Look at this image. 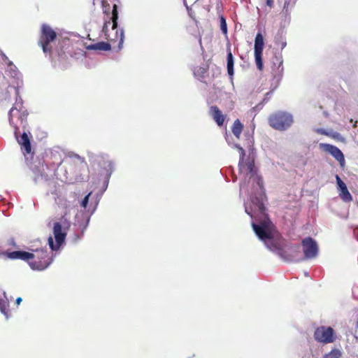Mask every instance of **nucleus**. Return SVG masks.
<instances>
[{
  "label": "nucleus",
  "mask_w": 358,
  "mask_h": 358,
  "mask_svg": "<svg viewBox=\"0 0 358 358\" xmlns=\"http://www.w3.org/2000/svg\"><path fill=\"white\" fill-rule=\"evenodd\" d=\"M301 243L305 258L311 259L317 256L318 251L317 245L312 238H305Z\"/></svg>",
  "instance_id": "nucleus-10"
},
{
  "label": "nucleus",
  "mask_w": 358,
  "mask_h": 358,
  "mask_svg": "<svg viewBox=\"0 0 358 358\" xmlns=\"http://www.w3.org/2000/svg\"><path fill=\"white\" fill-rule=\"evenodd\" d=\"M63 55H64V52H58V55H59V57H62Z\"/></svg>",
  "instance_id": "nucleus-36"
},
{
  "label": "nucleus",
  "mask_w": 358,
  "mask_h": 358,
  "mask_svg": "<svg viewBox=\"0 0 358 358\" xmlns=\"http://www.w3.org/2000/svg\"><path fill=\"white\" fill-rule=\"evenodd\" d=\"M17 143L20 145L22 154L25 157L27 155H33L34 152L32 151L31 138L32 136H15Z\"/></svg>",
  "instance_id": "nucleus-12"
},
{
  "label": "nucleus",
  "mask_w": 358,
  "mask_h": 358,
  "mask_svg": "<svg viewBox=\"0 0 358 358\" xmlns=\"http://www.w3.org/2000/svg\"><path fill=\"white\" fill-rule=\"evenodd\" d=\"M89 196H90V194H87V196H85L84 197V199L82 200V201H81V206H82V207H83V208H85L87 207V204H88Z\"/></svg>",
  "instance_id": "nucleus-24"
},
{
  "label": "nucleus",
  "mask_w": 358,
  "mask_h": 358,
  "mask_svg": "<svg viewBox=\"0 0 358 358\" xmlns=\"http://www.w3.org/2000/svg\"><path fill=\"white\" fill-rule=\"evenodd\" d=\"M4 57H5V58L3 59H4V61H6V60H7V59H8V57H6V55H4Z\"/></svg>",
  "instance_id": "nucleus-39"
},
{
  "label": "nucleus",
  "mask_w": 358,
  "mask_h": 358,
  "mask_svg": "<svg viewBox=\"0 0 358 358\" xmlns=\"http://www.w3.org/2000/svg\"><path fill=\"white\" fill-rule=\"evenodd\" d=\"M257 206L259 213L262 215H265L266 208L264 206V204L262 202L259 201Z\"/></svg>",
  "instance_id": "nucleus-23"
},
{
  "label": "nucleus",
  "mask_w": 358,
  "mask_h": 358,
  "mask_svg": "<svg viewBox=\"0 0 358 358\" xmlns=\"http://www.w3.org/2000/svg\"><path fill=\"white\" fill-rule=\"evenodd\" d=\"M234 146L237 148L240 152V159L238 162L240 173L252 178L256 173L254 159H248L245 160V152L243 147L236 143L234 144Z\"/></svg>",
  "instance_id": "nucleus-7"
},
{
  "label": "nucleus",
  "mask_w": 358,
  "mask_h": 358,
  "mask_svg": "<svg viewBox=\"0 0 358 358\" xmlns=\"http://www.w3.org/2000/svg\"><path fill=\"white\" fill-rule=\"evenodd\" d=\"M101 5H102V7H103V13L108 15L109 13V11H110V4H109V3L107 1H106V0H103L101 1Z\"/></svg>",
  "instance_id": "nucleus-21"
},
{
  "label": "nucleus",
  "mask_w": 358,
  "mask_h": 358,
  "mask_svg": "<svg viewBox=\"0 0 358 358\" xmlns=\"http://www.w3.org/2000/svg\"><path fill=\"white\" fill-rule=\"evenodd\" d=\"M293 122L292 115L284 111H277L268 117L269 125L275 129L284 131L288 129Z\"/></svg>",
  "instance_id": "nucleus-4"
},
{
  "label": "nucleus",
  "mask_w": 358,
  "mask_h": 358,
  "mask_svg": "<svg viewBox=\"0 0 358 358\" xmlns=\"http://www.w3.org/2000/svg\"><path fill=\"white\" fill-rule=\"evenodd\" d=\"M87 49L89 50L108 51L111 49V45L107 42L101 41L87 45Z\"/></svg>",
  "instance_id": "nucleus-17"
},
{
  "label": "nucleus",
  "mask_w": 358,
  "mask_h": 358,
  "mask_svg": "<svg viewBox=\"0 0 358 358\" xmlns=\"http://www.w3.org/2000/svg\"><path fill=\"white\" fill-rule=\"evenodd\" d=\"M49 244H50V248L52 249V250H55V248H54V245H53V240L52 238H49Z\"/></svg>",
  "instance_id": "nucleus-29"
},
{
  "label": "nucleus",
  "mask_w": 358,
  "mask_h": 358,
  "mask_svg": "<svg viewBox=\"0 0 358 358\" xmlns=\"http://www.w3.org/2000/svg\"><path fill=\"white\" fill-rule=\"evenodd\" d=\"M10 124L15 128L14 134H30L27 128L28 113L22 103H15L8 113Z\"/></svg>",
  "instance_id": "nucleus-2"
},
{
  "label": "nucleus",
  "mask_w": 358,
  "mask_h": 358,
  "mask_svg": "<svg viewBox=\"0 0 358 358\" xmlns=\"http://www.w3.org/2000/svg\"><path fill=\"white\" fill-rule=\"evenodd\" d=\"M56 38L57 34L50 26L46 24L41 25L38 45L41 47L43 52L52 53L50 43L53 42Z\"/></svg>",
  "instance_id": "nucleus-5"
},
{
  "label": "nucleus",
  "mask_w": 358,
  "mask_h": 358,
  "mask_svg": "<svg viewBox=\"0 0 358 358\" xmlns=\"http://www.w3.org/2000/svg\"><path fill=\"white\" fill-rule=\"evenodd\" d=\"M73 156L74 157H76V158H78V159H81V160H82V162H84V159H83V158H81L78 155L74 154Z\"/></svg>",
  "instance_id": "nucleus-33"
},
{
  "label": "nucleus",
  "mask_w": 358,
  "mask_h": 358,
  "mask_svg": "<svg viewBox=\"0 0 358 358\" xmlns=\"http://www.w3.org/2000/svg\"><path fill=\"white\" fill-rule=\"evenodd\" d=\"M252 227L257 237L264 241L270 250L280 248L279 244L273 239V225L268 219L263 220L259 224L252 222Z\"/></svg>",
  "instance_id": "nucleus-3"
},
{
  "label": "nucleus",
  "mask_w": 358,
  "mask_h": 358,
  "mask_svg": "<svg viewBox=\"0 0 358 358\" xmlns=\"http://www.w3.org/2000/svg\"><path fill=\"white\" fill-rule=\"evenodd\" d=\"M287 45L286 42L282 41L280 44V48L282 50Z\"/></svg>",
  "instance_id": "nucleus-31"
},
{
  "label": "nucleus",
  "mask_w": 358,
  "mask_h": 358,
  "mask_svg": "<svg viewBox=\"0 0 358 358\" xmlns=\"http://www.w3.org/2000/svg\"><path fill=\"white\" fill-rule=\"evenodd\" d=\"M274 4L273 0H266V5L270 7L273 8Z\"/></svg>",
  "instance_id": "nucleus-28"
},
{
  "label": "nucleus",
  "mask_w": 358,
  "mask_h": 358,
  "mask_svg": "<svg viewBox=\"0 0 358 358\" xmlns=\"http://www.w3.org/2000/svg\"><path fill=\"white\" fill-rule=\"evenodd\" d=\"M264 46V37L260 32H258L255 39V59L257 68L259 71L263 69L262 55Z\"/></svg>",
  "instance_id": "nucleus-9"
},
{
  "label": "nucleus",
  "mask_w": 358,
  "mask_h": 358,
  "mask_svg": "<svg viewBox=\"0 0 358 358\" xmlns=\"http://www.w3.org/2000/svg\"><path fill=\"white\" fill-rule=\"evenodd\" d=\"M243 125L241 121L237 119L234 122L231 131L233 134H241L243 131Z\"/></svg>",
  "instance_id": "nucleus-19"
},
{
  "label": "nucleus",
  "mask_w": 358,
  "mask_h": 358,
  "mask_svg": "<svg viewBox=\"0 0 358 358\" xmlns=\"http://www.w3.org/2000/svg\"><path fill=\"white\" fill-rule=\"evenodd\" d=\"M246 212H247L248 215H250L251 217H252V215L250 213H248L247 210H246Z\"/></svg>",
  "instance_id": "nucleus-40"
},
{
  "label": "nucleus",
  "mask_w": 358,
  "mask_h": 358,
  "mask_svg": "<svg viewBox=\"0 0 358 358\" xmlns=\"http://www.w3.org/2000/svg\"><path fill=\"white\" fill-rule=\"evenodd\" d=\"M258 185L260 186V187H262L263 185V181L262 180V178H259L258 179V182H257Z\"/></svg>",
  "instance_id": "nucleus-32"
},
{
  "label": "nucleus",
  "mask_w": 358,
  "mask_h": 358,
  "mask_svg": "<svg viewBox=\"0 0 358 358\" xmlns=\"http://www.w3.org/2000/svg\"><path fill=\"white\" fill-rule=\"evenodd\" d=\"M314 339L322 344L334 343L336 339V332L331 327L320 326L315 329Z\"/></svg>",
  "instance_id": "nucleus-8"
},
{
  "label": "nucleus",
  "mask_w": 358,
  "mask_h": 358,
  "mask_svg": "<svg viewBox=\"0 0 358 358\" xmlns=\"http://www.w3.org/2000/svg\"><path fill=\"white\" fill-rule=\"evenodd\" d=\"M118 7L114 4L112 10V15L109 20L104 22L102 32L106 39L110 42L117 43V48L120 50L124 42V31L117 29Z\"/></svg>",
  "instance_id": "nucleus-1"
},
{
  "label": "nucleus",
  "mask_w": 358,
  "mask_h": 358,
  "mask_svg": "<svg viewBox=\"0 0 358 358\" xmlns=\"http://www.w3.org/2000/svg\"><path fill=\"white\" fill-rule=\"evenodd\" d=\"M276 59L277 61L278 62V69L280 68L281 67V69H280V71H282L283 68L282 67V60L281 59L280 57H276Z\"/></svg>",
  "instance_id": "nucleus-27"
},
{
  "label": "nucleus",
  "mask_w": 358,
  "mask_h": 358,
  "mask_svg": "<svg viewBox=\"0 0 358 358\" xmlns=\"http://www.w3.org/2000/svg\"><path fill=\"white\" fill-rule=\"evenodd\" d=\"M338 187L340 190L339 196L344 201H351L352 200V195L349 192L346 185L341 179L338 175L336 176Z\"/></svg>",
  "instance_id": "nucleus-14"
},
{
  "label": "nucleus",
  "mask_w": 358,
  "mask_h": 358,
  "mask_svg": "<svg viewBox=\"0 0 358 358\" xmlns=\"http://www.w3.org/2000/svg\"><path fill=\"white\" fill-rule=\"evenodd\" d=\"M322 134H324V135H327V134H327V133L326 131H322Z\"/></svg>",
  "instance_id": "nucleus-38"
},
{
  "label": "nucleus",
  "mask_w": 358,
  "mask_h": 358,
  "mask_svg": "<svg viewBox=\"0 0 358 358\" xmlns=\"http://www.w3.org/2000/svg\"><path fill=\"white\" fill-rule=\"evenodd\" d=\"M220 28L224 34L227 33V22H226L225 19L223 17H221V19H220Z\"/></svg>",
  "instance_id": "nucleus-22"
},
{
  "label": "nucleus",
  "mask_w": 358,
  "mask_h": 358,
  "mask_svg": "<svg viewBox=\"0 0 358 358\" xmlns=\"http://www.w3.org/2000/svg\"><path fill=\"white\" fill-rule=\"evenodd\" d=\"M272 93H273V92H272V91H270V92H268L266 93V94H265V96H264V99H263L262 102H263V103H266V102H268V100H269V99H270V98H271V96Z\"/></svg>",
  "instance_id": "nucleus-25"
},
{
  "label": "nucleus",
  "mask_w": 358,
  "mask_h": 358,
  "mask_svg": "<svg viewBox=\"0 0 358 358\" xmlns=\"http://www.w3.org/2000/svg\"><path fill=\"white\" fill-rule=\"evenodd\" d=\"M289 3L288 1H285L284 4V8H287L289 6Z\"/></svg>",
  "instance_id": "nucleus-35"
},
{
  "label": "nucleus",
  "mask_w": 358,
  "mask_h": 358,
  "mask_svg": "<svg viewBox=\"0 0 358 358\" xmlns=\"http://www.w3.org/2000/svg\"><path fill=\"white\" fill-rule=\"evenodd\" d=\"M320 147L323 151L331 155L339 162L341 167L344 166L345 157L339 148L335 145L327 143H321Z\"/></svg>",
  "instance_id": "nucleus-11"
},
{
  "label": "nucleus",
  "mask_w": 358,
  "mask_h": 358,
  "mask_svg": "<svg viewBox=\"0 0 358 358\" xmlns=\"http://www.w3.org/2000/svg\"><path fill=\"white\" fill-rule=\"evenodd\" d=\"M341 352L338 349H332L329 353L324 356V358H340Z\"/></svg>",
  "instance_id": "nucleus-20"
},
{
  "label": "nucleus",
  "mask_w": 358,
  "mask_h": 358,
  "mask_svg": "<svg viewBox=\"0 0 358 358\" xmlns=\"http://www.w3.org/2000/svg\"><path fill=\"white\" fill-rule=\"evenodd\" d=\"M53 234L58 247L64 241L66 234L62 232V225L59 222H55L53 227Z\"/></svg>",
  "instance_id": "nucleus-16"
},
{
  "label": "nucleus",
  "mask_w": 358,
  "mask_h": 358,
  "mask_svg": "<svg viewBox=\"0 0 358 358\" xmlns=\"http://www.w3.org/2000/svg\"><path fill=\"white\" fill-rule=\"evenodd\" d=\"M209 115L219 127H222L224 124L226 115L222 113L217 106L210 107Z\"/></svg>",
  "instance_id": "nucleus-13"
},
{
  "label": "nucleus",
  "mask_w": 358,
  "mask_h": 358,
  "mask_svg": "<svg viewBox=\"0 0 358 358\" xmlns=\"http://www.w3.org/2000/svg\"><path fill=\"white\" fill-rule=\"evenodd\" d=\"M356 124H357V121L355 122L353 127H356Z\"/></svg>",
  "instance_id": "nucleus-41"
},
{
  "label": "nucleus",
  "mask_w": 358,
  "mask_h": 358,
  "mask_svg": "<svg viewBox=\"0 0 358 358\" xmlns=\"http://www.w3.org/2000/svg\"><path fill=\"white\" fill-rule=\"evenodd\" d=\"M227 72H228L229 76L231 78H232L234 74V57H233V55L231 53L230 46H229L227 48Z\"/></svg>",
  "instance_id": "nucleus-18"
},
{
  "label": "nucleus",
  "mask_w": 358,
  "mask_h": 358,
  "mask_svg": "<svg viewBox=\"0 0 358 358\" xmlns=\"http://www.w3.org/2000/svg\"><path fill=\"white\" fill-rule=\"evenodd\" d=\"M239 137H240V136H238V135H236V136H227L226 140L230 144L231 143V140L234 141V138H236V139H238Z\"/></svg>",
  "instance_id": "nucleus-26"
},
{
  "label": "nucleus",
  "mask_w": 358,
  "mask_h": 358,
  "mask_svg": "<svg viewBox=\"0 0 358 358\" xmlns=\"http://www.w3.org/2000/svg\"><path fill=\"white\" fill-rule=\"evenodd\" d=\"M31 255L29 264L33 269L43 270L51 263L50 257L46 250H36L34 253H31Z\"/></svg>",
  "instance_id": "nucleus-6"
},
{
  "label": "nucleus",
  "mask_w": 358,
  "mask_h": 358,
  "mask_svg": "<svg viewBox=\"0 0 358 358\" xmlns=\"http://www.w3.org/2000/svg\"><path fill=\"white\" fill-rule=\"evenodd\" d=\"M3 255H5L7 258L10 259H21L28 262L32 257L31 252L26 251H13L9 252H6L3 253Z\"/></svg>",
  "instance_id": "nucleus-15"
},
{
  "label": "nucleus",
  "mask_w": 358,
  "mask_h": 358,
  "mask_svg": "<svg viewBox=\"0 0 358 358\" xmlns=\"http://www.w3.org/2000/svg\"><path fill=\"white\" fill-rule=\"evenodd\" d=\"M248 137V141H250V143H252L253 142V136H247Z\"/></svg>",
  "instance_id": "nucleus-34"
},
{
  "label": "nucleus",
  "mask_w": 358,
  "mask_h": 358,
  "mask_svg": "<svg viewBox=\"0 0 358 358\" xmlns=\"http://www.w3.org/2000/svg\"><path fill=\"white\" fill-rule=\"evenodd\" d=\"M22 301V298L21 297H18L16 299V301H15V303H17V305H19Z\"/></svg>",
  "instance_id": "nucleus-30"
},
{
  "label": "nucleus",
  "mask_w": 358,
  "mask_h": 358,
  "mask_svg": "<svg viewBox=\"0 0 358 358\" xmlns=\"http://www.w3.org/2000/svg\"><path fill=\"white\" fill-rule=\"evenodd\" d=\"M8 66H11V65H13V62H8Z\"/></svg>",
  "instance_id": "nucleus-37"
}]
</instances>
